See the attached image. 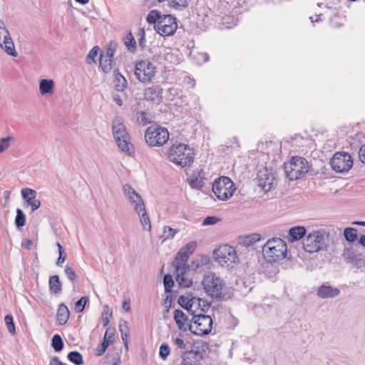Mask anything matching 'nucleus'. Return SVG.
Wrapping results in <instances>:
<instances>
[{"instance_id": "nucleus-1", "label": "nucleus", "mask_w": 365, "mask_h": 365, "mask_svg": "<svg viewBox=\"0 0 365 365\" xmlns=\"http://www.w3.org/2000/svg\"><path fill=\"white\" fill-rule=\"evenodd\" d=\"M202 285L205 293L217 302L221 301L227 294L225 280L215 272H210L205 274Z\"/></svg>"}, {"instance_id": "nucleus-2", "label": "nucleus", "mask_w": 365, "mask_h": 365, "mask_svg": "<svg viewBox=\"0 0 365 365\" xmlns=\"http://www.w3.org/2000/svg\"><path fill=\"white\" fill-rule=\"evenodd\" d=\"M113 138L119 149L132 155L134 153L133 145L130 143V137L121 117H115L112 122Z\"/></svg>"}, {"instance_id": "nucleus-3", "label": "nucleus", "mask_w": 365, "mask_h": 365, "mask_svg": "<svg viewBox=\"0 0 365 365\" xmlns=\"http://www.w3.org/2000/svg\"><path fill=\"white\" fill-rule=\"evenodd\" d=\"M208 344L203 341H195L187 351L182 352V365H203Z\"/></svg>"}, {"instance_id": "nucleus-4", "label": "nucleus", "mask_w": 365, "mask_h": 365, "mask_svg": "<svg viewBox=\"0 0 365 365\" xmlns=\"http://www.w3.org/2000/svg\"><path fill=\"white\" fill-rule=\"evenodd\" d=\"M169 160L182 168L190 166L194 161V153L187 145L178 143L173 145L168 153Z\"/></svg>"}, {"instance_id": "nucleus-5", "label": "nucleus", "mask_w": 365, "mask_h": 365, "mask_svg": "<svg viewBox=\"0 0 365 365\" xmlns=\"http://www.w3.org/2000/svg\"><path fill=\"white\" fill-rule=\"evenodd\" d=\"M263 255L269 262H275L285 257L287 254V245L285 242L279 237H274L267 240L263 247Z\"/></svg>"}, {"instance_id": "nucleus-6", "label": "nucleus", "mask_w": 365, "mask_h": 365, "mask_svg": "<svg viewBox=\"0 0 365 365\" xmlns=\"http://www.w3.org/2000/svg\"><path fill=\"white\" fill-rule=\"evenodd\" d=\"M286 177L289 180H295L303 178L309 170L307 160L302 157L294 156L290 161L284 163Z\"/></svg>"}, {"instance_id": "nucleus-7", "label": "nucleus", "mask_w": 365, "mask_h": 365, "mask_svg": "<svg viewBox=\"0 0 365 365\" xmlns=\"http://www.w3.org/2000/svg\"><path fill=\"white\" fill-rule=\"evenodd\" d=\"M235 190V183L226 176L217 178L212 183V192L219 200L222 201L230 199Z\"/></svg>"}, {"instance_id": "nucleus-8", "label": "nucleus", "mask_w": 365, "mask_h": 365, "mask_svg": "<svg viewBox=\"0 0 365 365\" xmlns=\"http://www.w3.org/2000/svg\"><path fill=\"white\" fill-rule=\"evenodd\" d=\"M190 324L188 327L192 334L198 336L208 334L212 327V319L209 315L191 314Z\"/></svg>"}, {"instance_id": "nucleus-9", "label": "nucleus", "mask_w": 365, "mask_h": 365, "mask_svg": "<svg viewBox=\"0 0 365 365\" xmlns=\"http://www.w3.org/2000/svg\"><path fill=\"white\" fill-rule=\"evenodd\" d=\"M169 133L165 128L150 125L145 133V140L150 147H160L168 142Z\"/></svg>"}, {"instance_id": "nucleus-10", "label": "nucleus", "mask_w": 365, "mask_h": 365, "mask_svg": "<svg viewBox=\"0 0 365 365\" xmlns=\"http://www.w3.org/2000/svg\"><path fill=\"white\" fill-rule=\"evenodd\" d=\"M324 234L319 230L309 233L303 240V248L309 253L322 250L327 247Z\"/></svg>"}, {"instance_id": "nucleus-11", "label": "nucleus", "mask_w": 365, "mask_h": 365, "mask_svg": "<svg viewBox=\"0 0 365 365\" xmlns=\"http://www.w3.org/2000/svg\"><path fill=\"white\" fill-rule=\"evenodd\" d=\"M135 76L143 83H148L152 81L156 73V68L148 60H143L135 63Z\"/></svg>"}, {"instance_id": "nucleus-12", "label": "nucleus", "mask_w": 365, "mask_h": 365, "mask_svg": "<svg viewBox=\"0 0 365 365\" xmlns=\"http://www.w3.org/2000/svg\"><path fill=\"white\" fill-rule=\"evenodd\" d=\"M196 246V242L191 241L180 249L173 262L175 269L180 271L184 269H190V266L187 264V262L190 255L195 251Z\"/></svg>"}, {"instance_id": "nucleus-13", "label": "nucleus", "mask_w": 365, "mask_h": 365, "mask_svg": "<svg viewBox=\"0 0 365 365\" xmlns=\"http://www.w3.org/2000/svg\"><path fill=\"white\" fill-rule=\"evenodd\" d=\"M330 165L336 173H347L353 166V159L348 153L338 152L331 158Z\"/></svg>"}, {"instance_id": "nucleus-14", "label": "nucleus", "mask_w": 365, "mask_h": 365, "mask_svg": "<svg viewBox=\"0 0 365 365\" xmlns=\"http://www.w3.org/2000/svg\"><path fill=\"white\" fill-rule=\"evenodd\" d=\"M215 259L222 266L227 264V266L235 263L237 259L235 249L227 245H223L215 249L213 252Z\"/></svg>"}, {"instance_id": "nucleus-15", "label": "nucleus", "mask_w": 365, "mask_h": 365, "mask_svg": "<svg viewBox=\"0 0 365 365\" xmlns=\"http://www.w3.org/2000/svg\"><path fill=\"white\" fill-rule=\"evenodd\" d=\"M154 27L160 36H170L175 34L178 24L175 17L172 15H163Z\"/></svg>"}, {"instance_id": "nucleus-16", "label": "nucleus", "mask_w": 365, "mask_h": 365, "mask_svg": "<svg viewBox=\"0 0 365 365\" xmlns=\"http://www.w3.org/2000/svg\"><path fill=\"white\" fill-rule=\"evenodd\" d=\"M258 185L264 191H269L277 184L276 179L272 172L264 168L257 174Z\"/></svg>"}, {"instance_id": "nucleus-17", "label": "nucleus", "mask_w": 365, "mask_h": 365, "mask_svg": "<svg viewBox=\"0 0 365 365\" xmlns=\"http://www.w3.org/2000/svg\"><path fill=\"white\" fill-rule=\"evenodd\" d=\"M163 88L158 86H152L145 89L144 98L147 101L159 103L163 99Z\"/></svg>"}, {"instance_id": "nucleus-18", "label": "nucleus", "mask_w": 365, "mask_h": 365, "mask_svg": "<svg viewBox=\"0 0 365 365\" xmlns=\"http://www.w3.org/2000/svg\"><path fill=\"white\" fill-rule=\"evenodd\" d=\"M4 40L0 43V47L9 56L16 57L18 53L16 51L14 43L11 37L9 30H5V34L3 35Z\"/></svg>"}, {"instance_id": "nucleus-19", "label": "nucleus", "mask_w": 365, "mask_h": 365, "mask_svg": "<svg viewBox=\"0 0 365 365\" xmlns=\"http://www.w3.org/2000/svg\"><path fill=\"white\" fill-rule=\"evenodd\" d=\"M174 319L179 329L185 331L188 330L190 324V319L180 309H175L174 312Z\"/></svg>"}, {"instance_id": "nucleus-20", "label": "nucleus", "mask_w": 365, "mask_h": 365, "mask_svg": "<svg viewBox=\"0 0 365 365\" xmlns=\"http://www.w3.org/2000/svg\"><path fill=\"white\" fill-rule=\"evenodd\" d=\"M317 294L321 299L334 298L340 294V290L330 285L322 284L318 288Z\"/></svg>"}, {"instance_id": "nucleus-21", "label": "nucleus", "mask_w": 365, "mask_h": 365, "mask_svg": "<svg viewBox=\"0 0 365 365\" xmlns=\"http://www.w3.org/2000/svg\"><path fill=\"white\" fill-rule=\"evenodd\" d=\"M342 256L347 263H351L359 266L361 262V255L356 254L351 247H344Z\"/></svg>"}, {"instance_id": "nucleus-22", "label": "nucleus", "mask_w": 365, "mask_h": 365, "mask_svg": "<svg viewBox=\"0 0 365 365\" xmlns=\"http://www.w3.org/2000/svg\"><path fill=\"white\" fill-rule=\"evenodd\" d=\"M306 232L304 227L296 226L289 229L287 238L289 242H293L306 236Z\"/></svg>"}, {"instance_id": "nucleus-23", "label": "nucleus", "mask_w": 365, "mask_h": 365, "mask_svg": "<svg viewBox=\"0 0 365 365\" xmlns=\"http://www.w3.org/2000/svg\"><path fill=\"white\" fill-rule=\"evenodd\" d=\"M114 75V86L117 91L122 92L128 86L126 78L119 72L118 69H115L113 71Z\"/></svg>"}, {"instance_id": "nucleus-24", "label": "nucleus", "mask_w": 365, "mask_h": 365, "mask_svg": "<svg viewBox=\"0 0 365 365\" xmlns=\"http://www.w3.org/2000/svg\"><path fill=\"white\" fill-rule=\"evenodd\" d=\"M70 316V312L66 305L63 303L59 304L57 313H56V320L59 325L65 324Z\"/></svg>"}, {"instance_id": "nucleus-25", "label": "nucleus", "mask_w": 365, "mask_h": 365, "mask_svg": "<svg viewBox=\"0 0 365 365\" xmlns=\"http://www.w3.org/2000/svg\"><path fill=\"white\" fill-rule=\"evenodd\" d=\"M190 269H182L181 271H180L178 269H175V272H176L175 279L180 287L187 288V287H190L192 284V281L191 279L185 277V274Z\"/></svg>"}, {"instance_id": "nucleus-26", "label": "nucleus", "mask_w": 365, "mask_h": 365, "mask_svg": "<svg viewBox=\"0 0 365 365\" xmlns=\"http://www.w3.org/2000/svg\"><path fill=\"white\" fill-rule=\"evenodd\" d=\"M119 331L121 334V338L126 350H128V338L130 336L129 324L125 320H120L119 323Z\"/></svg>"}, {"instance_id": "nucleus-27", "label": "nucleus", "mask_w": 365, "mask_h": 365, "mask_svg": "<svg viewBox=\"0 0 365 365\" xmlns=\"http://www.w3.org/2000/svg\"><path fill=\"white\" fill-rule=\"evenodd\" d=\"M204 180L200 172L194 171L189 177L188 182L191 187L200 189L205 185Z\"/></svg>"}, {"instance_id": "nucleus-28", "label": "nucleus", "mask_w": 365, "mask_h": 365, "mask_svg": "<svg viewBox=\"0 0 365 365\" xmlns=\"http://www.w3.org/2000/svg\"><path fill=\"white\" fill-rule=\"evenodd\" d=\"M198 302L199 305H200V299L199 298L196 299L195 297H190L189 296L182 295L178 299L179 304L188 312H192V308L195 303Z\"/></svg>"}, {"instance_id": "nucleus-29", "label": "nucleus", "mask_w": 365, "mask_h": 365, "mask_svg": "<svg viewBox=\"0 0 365 365\" xmlns=\"http://www.w3.org/2000/svg\"><path fill=\"white\" fill-rule=\"evenodd\" d=\"M113 333H108V329L106 330L103 337V342L98 346L96 349V355L101 356L104 354L108 345L113 341Z\"/></svg>"}, {"instance_id": "nucleus-30", "label": "nucleus", "mask_w": 365, "mask_h": 365, "mask_svg": "<svg viewBox=\"0 0 365 365\" xmlns=\"http://www.w3.org/2000/svg\"><path fill=\"white\" fill-rule=\"evenodd\" d=\"M48 286L50 291L55 294H59L62 292V284L58 275H53L49 278Z\"/></svg>"}, {"instance_id": "nucleus-31", "label": "nucleus", "mask_w": 365, "mask_h": 365, "mask_svg": "<svg viewBox=\"0 0 365 365\" xmlns=\"http://www.w3.org/2000/svg\"><path fill=\"white\" fill-rule=\"evenodd\" d=\"M210 259L208 256L200 255L193 260L190 266V269L197 271L201 267L207 265L210 263Z\"/></svg>"}, {"instance_id": "nucleus-32", "label": "nucleus", "mask_w": 365, "mask_h": 365, "mask_svg": "<svg viewBox=\"0 0 365 365\" xmlns=\"http://www.w3.org/2000/svg\"><path fill=\"white\" fill-rule=\"evenodd\" d=\"M54 83L53 80L42 79L39 83V90L41 95L51 94L53 91Z\"/></svg>"}, {"instance_id": "nucleus-33", "label": "nucleus", "mask_w": 365, "mask_h": 365, "mask_svg": "<svg viewBox=\"0 0 365 365\" xmlns=\"http://www.w3.org/2000/svg\"><path fill=\"white\" fill-rule=\"evenodd\" d=\"M113 58L105 56L103 51L100 54L99 63L102 71L108 73L112 69Z\"/></svg>"}, {"instance_id": "nucleus-34", "label": "nucleus", "mask_w": 365, "mask_h": 365, "mask_svg": "<svg viewBox=\"0 0 365 365\" xmlns=\"http://www.w3.org/2000/svg\"><path fill=\"white\" fill-rule=\"evenodd\" d=\"M124 44L130 52L134 53L136 51V41L130 31L124 38Z\"/></svg>"}, {"instance_id": "nucleus-35", "label": "nucleus", "mask_w": 365, "mask_h": 365, "mask_svg": "<svg viewBox=\"0 0 365 365\" xmlns=\"http://www.w3.org/2000/svg\"><path fill=\"white\" fill-rule=\"evenodd\" d=\"M68 359L75 365H82L83 364L82 354L77 351H72L67 356Z\"/></svg>"}, {"instance_id": "nucleus-36", "label": "nucleus", "mask_w": 365, "mask_h": 365, "mask_svg": "<svg viewBox=\"0 0 365 365\" xmlns=\"http://www.w3.org/2000/svg\"><path fill=\"white\" fill-rule=\"evenodd\" d=\"M163 15L158 10H151L146 16V21L149 24H154L155 26L161 19Z\"/></svg>"}, {"instance_id": "nucleus-37", "label": "nucleus", "mask_w": 365, "mask_h": 365, "mask_svg": "<svg viewBox=\"0 0 365 365\" xmlns=\"http://www.w3.org/2000/svg\"><path fill=\"white\" fill-rule=\"evenodd\" d=\"M63 341L59 334H55L51 339V346L55 351L59 352L63 349Z\"/></svg>"}, {"instance_id": "nucleus-38", "label": "nucleus", "mask_w": 365, "mask_h": 365, "mask_svg": "<svg viewBox=\"0 0 365 365\" xmlns=\"http://www.w3.org/2000/svg\"><path fill=\"white\" fill-rule=\"evenodd\" d=\"M139 217L143 230L150 231L151 222L148 217V215L146 212L145 209H144V211L141 212L140 215H139Z\"/></svg>"}, {"instance_id": "nucleus-39", "label": "nucleus", "mask_w": 365, "mask_h": 365, "mask_svg": "<svg viewBox=\"0 0 365 365\" xmlns=\"http://www.w3.org/2000/svg\"><path fill=\"white\" fill-rule=\"evenodd\" d=\"M344 235L347 241L353 242L357 238V230L352 227L345 228Z\"/></svg>"}, {"instance_id": "nucleus-40", "label": "nucleus", "mask_w": 365, "mask_h": 365, "mask_svg": "<svg viewBox=\"0 0 365 365\" xmlns=\"http://www.w3.org/2000/svg\"><path fill=\"white\" fill-rule=\"evenodd\" d=\"M25 223H26V215L20 208H18L16 210L15 225L17 228H21L25 225Z\"/></svg>"}, {"instance_id": "nucleus-41", "label": "nucleus", "mask_w": 365, "mask_h": 365, "mask_svg": "<svg viewBox=\"0 0 365 365\" xmlns=\"http://www.w3.org/2000/svg\"><path fill=\"white\" fill-rule=\"evenodd\" d=\"M138 118L137 121L139 124L142 125H145L148 123H151V118L150 117V115L146 113L145 111H140L137 113Z\"/></svg>"}, {"instance_id": "nucleus-42", "label": "nucleus", "mask_w": 365, "mask_h": 365, "mask_svg": "<svg viewBox=\"0 0 365 365\" xmlns=\"http://www.w3.org/2000/svg\"><path fill=\"white\" fill-rule=\"evenodd\" d=\"M130 204L133 206L134 210L140 215L142 211H144L145 209L144 201L142 197H139L138 200H133L130 202Z\"/></svg>"}, {"instance_id": "nucleus-43", "label": "nucleus", "mask_w": 365, "mask_h": 365, "mask_svg": "<svg viewBox=\"0 0 365 365\" xmlns=\"http://www.w3.org/2000/svg\"><path fill=\"white\" fill-rule=\"evenodd\" d=\"M178 232V230L173 229L169 226H165L163 227V235L162 236V237H163V241L164 242L166 240L173 238L175 234Z\"/></svg>"}, {"instance_id": "nucleus-44", "label": "nucleus", "mask_w": 365, "mask_h": 365, "mask_svg": "<svg viewBox=\"0 0 365 365\" xmlns=\"http://www.w3.org/2000/svg\"><path fill=\"white\" fill-rule=\"evenodd\" d=\"M100 51V48L96 46H94L88 53L86 56V63L91 64L92 63H96V58L97 57L98 53Z\"/></svg>"}, {"instance_id": "nucleus-45", "label": "nucleus", "mask_w": 365, "mask_h": 365, "mask_svg": "<svg viewBox=\"0 0 365 365\" xmlns=\"http://www.w3.org/2000/svg\"><path fill=\"white\" fill-rule=\"evenodd\" d=\"M88 297L84 296L81 297L75 304V309L77 313L82 312L85 308L86 303L88 302Z\"/></svg>"}, {"instance_id": "nucleus-46", "label": "nucleus", "mask_w": 365, "mask_h": 365, "mask_svg": "<svg viewBox=\"0 0 365 365\" xmlns=\"http://www.w3.org/2000/svg\"><path fill=\"white\" fill-rule=\"evenodd\" d=\"M4 322L9 333L12 335L15 334L16 329L13 320V317L11 314L6 315L4 317Z\"/></svg>"}, {"instance_id": "nucleus-47", "label": "nucleus", "mask_w": 365, "mask_h": 365, "mask_svg": "<svg viewBox=\"0 0 365 365\" xmlns=\"http://www.w3.org/2000/svg\"><path fill=\"white\" fill-rule=\"evenodd\" d=\"M117 48V43L110 41L105 48L103 53H106L105 56L113 58L114 53L115 52V49Z\"/></svg>"}, {"instance_id": "nucleus-48", "label": "nucleus", "mask_w": 365, "mask_h": 365, "mask_svg": "<svg viewBox=\"0 0 365 365\" xmlns=\"http://www.w3.org/2000/svg\"><path fill=\"white\" fill-rule=\"evenodd\" d=\"M170 6L178 10H182L183 9L188 6L187 0H170Z\"/></svg>"}, {"instance_id": "nucleus-49", "label": "nucleus", "mask_w": 365, "mask_h": 365, "mask_svg": "<svg viewBox=\"0 0 365 365\" xmlns=\"http://www.w3.org/2000/svg\"><path fill=\"white\" fill-rule=\"evenodd\" d=\"M163 284L165 287V292L169 293L171 292V288L174 285L173 277L170 274H165L163 277Z\"/></svg>"}, {"instance_id": "nucleus-50", "label": "nucleus", "mask_w": 365, "mask_h": 365, "mask_svg": "<svg viewBox=\"0 0 365 365\" xmlns=\"http://www.w3.org/2000/svg\"><path fill=\"white\" fill-rule=\"evenodd\" d=\"M123 192L128 200L133 196L137 197L138 192L129 184L123 185Z\"/></svg>"}, {"instance_id": "nucleus-51", "label": "nucleus", "mask_w": 365, "mask_h": 365, "mask_svg": "<svg viewBox=\"0 0 365 365\" xmlns=\"http://www.w3.org/2000/svg\"><path fill=\"white\" fill-rule=\"evenodd\" d=\"M173 342L177 346V348L180 350L181 355L182 351H187V343L185 342L182 339L176 337L175 339H173Z\"/></svg>"}, {"instance_id": "nucleus-52", "label": "nucleus", "mask_w": 365, "mask_h": 365, "mask_svg": "<svg viewBox=\"0 0 365 365\" xmlns=\"http://www.w3.org/2000/svg\"><path fill=\"white\" fill-rule=\"evenodd\" d=\"M170 352V346L168 344L163 343L160 346L159 355L163 359H165Z\"/></svg>"}, {"instance_id": "nucleus-53", "label": "nucleus", "mask_w": 365, "mask_h": 365, "mask_svg": "<svg viewBox=\"0 0 365 365\" xmlns=\"http://www.w3.org/2000/svg\"><path fill=\"white\" fill-rule=\"evenodd\" d=\"M64 272H65V274L66 275L67 278L71 282H75V280L77 278V275H76L74 269L72 267L66 265L65 267Z\"/></svg>"}, {"instance_id": "nucleus-54", "label": "nucleus", "mask_w": 365, "mask_h": 365, "mask_svg": "<svg viewBox=\"0 0 365 365\" xmlns=\"http://www.w3.org/2000/svg\"><path fill=\"white\" fill-rule=\"evenodd\" d=\"M27 202L31 205L32 211H35L41 206V201L36 199V195L31 196V197L27 200Z\"/></svg>"}, {"instance_id": "nucleus-55", "label": "nucleus", "mask_w": 365, "mask_h": 365, "mask_svg": "<svg viewBox=\"0 0 365 365\" xmlns=\"http://www.w3.org/2000/svg\"><path fill=\"white\" fill-rule=\"evenodd\" d=\"M138 36H140L138 38L139 46L141 48H144L145 47V32L144 28H140L138 31Z\"/></svg>"}, {"instance_id": "nucleus-56", "label": "nucleus", "mask_w": 365, "mask_h": 365, "mask_svg": "<svg viewBox=\"0 0 365 365\" xmlns=\"http://www.w3.org/2000/svg\"><path fill=\"white\" fill-rule=\"evenodd\" d=\"M220 220L215 216H208L205 217L202 222L203 226L213 225L217 223Z\"/></svg>"}, {"instance_id": "nucleus-57", "label": "nucleus", "mask_w": 365, "mask_h": 365, "mask_svg": "<svg viewBox=\"0 0 365 365\" xmlns=\"http://www.w3.org/2000/svg\"><path fill=\"white\" fill-rule=\"evenodd\" d=\"M21 195L23 198L27 202V200L31 197V196L36 195V192L31 188H24L21 190Z\"/></svg>"}, {"instance_id": "nucleus-58", "label": "nucleus", "mask_w": 365, "mask_h": 365, "mask_svg": "<svg viewBox=\"0 0 365 365\" xmlns=\"http://www.w3.org/2000/svg\"><path fill=\"white\" fill-rule=\"evenodd\" d=\"M260 240V235L259 234H252L250 236H247L245 240V243L248 245H252L255 243L256 242H258Z\"/></svg>"}, {"instance_id": "nucleus-59", "label": "nucleus", "mask_w": 365, "mask_h": 365, "mask_svg": "<svg viewBox=\"0 0 365 365\" xmlns=\"http://www.w3.org/2000/svg\"><path fill=\"white\" fill-rule=\"evenodd\" d=\"M12 138L11 136H7L6 138H2L0 139V147H1L2 151H5L10 145V141Z\"/></svg>"}, {"instance_id": "nucleus-60", "label": "nucleus", "mask_w": 365, "mask_h": 365, "mask_svg": "<svg viewBox=\"0 0 365 365\" xmlns=\"http://www.w3.org/2000/svg\"><path fill=\"white\" fill-rule=\"evenodd\" d=\"M58 255H59V256L56 261V265L58 267H61L62 264L66 260V255L65 251L58 252Z\"/></svg>"}, {"instance_id": "nucleus-61", "label": "nucleus", "mask_w": 365, "mask_h": 365, "mask_svg": "<svg viewBox=\"0 0 365 365\" xmlns=\"http://www.w3.org/2000/svg\"><path fill=\"white\" fill-rule=\"evenodd\" d=\"M359 158L360 161L365 164V144L363 145L359 149Z\"/></svg>"}, {"instance_id": "nucleus-62", "label": "nucleus", "mask_w": 365, "mask_h": 365, "mask_svg": "<svg viewBox=\"0 0 365 365\" xmlns=\"http://www.w3.org/2000/svg\"><path fill=\"white\" fill-rule=\"evenodd\" d=\"M49 365H63V364L60 361L58 356H55L51 359Z\"/></svg>"}, {"instance_id": "nucleus-63", "label": "nucleus", "mask_w": 365, "mask_h": 365, "mask_svg": "<svg viewBox=\"0 0 365 365\" xmlns=\"http://www.w3.org/2000/svg\"><path fill=\"white\" fill-rule=\"evenodd\" d=\"M113 100L118 106H121L123 105V101L118 94H114L113 96Z\"/></svg>"}, {"instance_id": "nucleus-64", "label": "nucleus", "mask_w": 365, "mask_h": 365, "mask_svg": "<svg viewBox=\"0 0 365 365\" xmlns=\"http://www.w3.org/2000/svg\"><path fill=\"white\" fill-rule=\"evenodd\" d=\"M32 245L33 242L31 240H27L25 245L23 244L22 245L24 246L26 249L30 250Z\"/></svg>"}]
</instances>
